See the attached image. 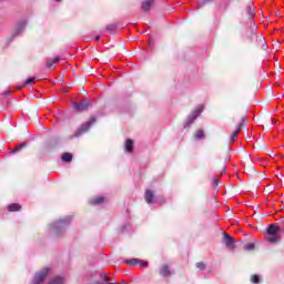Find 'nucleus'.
<instances>
[{
  "mask_svg": "<svg viewBox=\"0 0 284 284\" xmlns=\"http://www.w3.org/2000/svg\"><path fill=\"white\" fill-rule=\"evenodd\" d=\"M99 39H101V37H100V36H97V37H95V41H99Z\"/></svg>",
  "mask_w": 284,
  "mask_h": 284,
  "instance_id": "473e14b6",
  "label": "nucleus"
},
{
  "mask_svg": "<svg viewBox=\"0 0 284 284\" xmlns=\"http://www.w3.org/2000/svg\"><path fill=\"white\" fill-rule=\"evenodd\" d=\"M124 150L129 154H132V152H134V141L128 139L124 144Z\"/></svg>",
  "mask_w": 284,
  "mask_h": 284,
  "instance_id": "1a4fd4ad",
  "label": "nucleus"
},
{
  "mask_svg": "<svg viewBox=\"0 0 284 284\" xmlns=\"http://www.w3.org/2000/svg\"><path fill=\"white\" fill-rule=\"evenodd\" d=\"M144 200L149 205H152L154 203V191L148 189L144 193Z\"/></svg>",
  "mask_w": 284,
  "mask_h": 284,
  "instance_id": "39448f33",
  "label": "nucleus"
},
{
  "mask_svg": "<svg viewBox=\"0 0 284 284\" xmlns=\"http://www.w3.org/2000/svg\"><path fill=\"white\" fill-rule=\"evenodd\" d=\"M23 30H26V22H22V23H20L19 26H18V29H17V33H19V32H23Z\"/></svg>",
  "mask_w": 284,
  "mask_h": 284,
  "instance_id": "5701e85b",
  "label": "nucleus"
},
{
  "mask_svg": "<svg viewBox=\"0 0 284 284\" xmlns=\"http://www.w3.org/2000/svg\"><path fill=\"white\" fill-rule=\"evenodd\" d=\"M278 226L276 224H270L266 229L267 235H278Z\"/></svg>",
  "mask_w": 284,
  "mask_h": 284,
  "instance_id": "9d476101",
  "label": "nucleus"
},
{
  "mask_svg": "<svg viewBox=\"0 0 284 284\" xmlns=\"http://www.w3.org/2000/svg\"><path fill=\"white\" fill-rule=\"evenodd\" d=\"M244 125H247V118H242L241 122L237 124V129L231 135V141H236V139H239V132L243 130Z\"/></svg>",
  "mask_w": 284,
  "mask_h": 284,
  "instance_id": "7ed1b4c3",
  "label": "nucleus"
},
{
  "mask_svg": "<svg viewBox=\"0 0 284 284\" xmlns=\"http://www.w3.org/2000/svg\"><path fill=\"white\" fill-rule=\"evenodd\" d=\"M160 275L163 276L164 278H168L169 276H172V270H170V265L163 264L160 267Z\"/></svg>",
  "mask_w": 284,
  "mask_h": 284,
  "instance_id": "20e7f679",
  "label": "nucleus"
},
{
  "mask_svg": "<svg viewBox=\"0 0 284 284\" xmlns=\"http://www.w3.org/2000/svg\"><path fill=\"white\" fill-rule=\"evenodd\" d=\"M234 243H236V240H234V237L227 235V233H224V245L226 247H232V245H234Z\"/></svg>",
  "mask_w": 284,
  "mask_h": 284,
  "instance_id": "9b49d317",
  "label": "nucleus"
},
{
  "mask_svg": "<svg viewBox=\"0 0 284 284\" xmlns=\"http://www.w3.org/2000/svg\"><path fill=\"white\" fill-rule=\"evenodd\" d=\"M196 267L197 270H205V262H197Z\"/></svg>",
  "mask_w": 284,
  "mask_h": 284,
  "instance_id": "393cba45",
  "label": "nucleus"
},
{
  "mask_svg": "<svg viewBox=\"0 0 284 284\" xmlns=\"http://www.w3.org/2000/svg\"><path fill=\"white\" fill-rule=\"evenodd\" d=\"M106 30H109V31L116 30V24L106 26Z\"/></svg>",
  "mask_w": 284,
  "mask_h": 284,
  "instance_id": "bb28decb",
  "label": "nucleus"
},
{
  "mask_svg": "<svg viewBox=\"0 0 284 284\" xmlns=\"http://www.w3.org/2000/svg\"><path fill=\"white\" fill-rule=\"evenodd\" d=\"M247 10H248L250 17H254V10L252 9V7H248Z\"/></svg>",
  "mask_w": 284,
  "mask_h": 284,
  "instance_id": "c756f323",
  "label": "nucleus"
},
{
  "mask_svg": "<svg viewBox=\"0 0 284 284\" xmlns=\"http://www.w3.org/2000/svg\"><path fill=\"white\" fill-rule=\"evenodd\" d=\"M195 139H197L199 141H202V139H205V131H203V129H199L195 134H194Z\"/></svg>",
  "mask_w": 284,
  "mask_h": 284,
  "instance_id": "2eb2a0df",
  "label": "nucleus"
},
{
  "mask_svg": "<svg viewBox=\"0 0 284 284\" xmlns=\"http://www.w3.org/2000/svg\"><path fill=\"white\" fill-rule=\"evenodd\" d=\"M21 210V204L19 203H12L8 206L9 212H20Z\"/></svg>",
  "mask_w": 284,
  "mask_h": 284,
  "instance_id": "f8f14e48",
  "label": "nucleus"
},
{
  "mask_svg": "<svg viewBox=\"0 0 284 284\" xmlns=\"http://www.w3.org/2000/svg\"><path fill=\"white\" fill-rule=\"evenodd\" d=\"M51 268L50 267H43L41 271L36 273L33 277V284H41L45 278H48V275L50 274Z\"/></svg>",
  "mask_w": 284,
  "mask_h": 284,
  "instance_id": "f257e3e1",
  "label": "nucleus"
},
{
  "mask_svg": "<svg viewBox=\"0 0 284 284\" xmlns=\"http://www.w3.org/2000/svg\"><path fill=\"white\" fill-rule=\"evenodd\" d=\"M125 263H126L128 265H138L139 258L126 260Z\"/></svg>",
  "mask_w": 284,
  "mask_h": 284,
  "instance_id": "aec40b11",
  "label": "nucleus"
},
{
  "mask_svg": "<svg viewBox=\"0 0 284 284\" xmlns=\"http://www.w3.org/2000/svg\"><path fill=\"white\" fill-rule=\"evenodd\" d=\"M104 281L108 283L110 281V277H108L106 275H104Z\"/></svg>",
  "mask_w": 284,
  "mask_h": 284,
  "instance_id": "2f4dec72",
  "label": "nucleus"
},
{
  "mask_svg": "<svg viewBox=\"0 0 284 284\" xmlns=\"http://www.w3.org/2000/svg\"><path fill=\"white\" fill-rule=\"evenodd\" d=\"M266 241H268V243H278L281 237L278 235H266Z\"/></svg>",
  "mask_w": 284,
  "mask_h": 284,
  "instance_id": "dca6fc26",
  "label": "nucleus"
},
{
  "mask_svg": "<svg viewBox=\"0 0 284 284\" xmlns=\"http://www.w3.org/2000/svg\"><path fill=\"white\" fill-rule=\"evenodd\" d=\"M201 112H203V109L194 110L187 118L189 124L194 123V121H196V118L200 116Z\"/></svg>",
  "mask_w": 284,
  "mask_h": 284,
  "instance_id": "423d86ee",
  "label": "nucleus"
},
{
  "mask_svg": "<svg viewBox=\"0 0 284 284\" xmlns=\"http://www.w3.org/2000/svg\"><path fill=\"white\" fill-rule=\"evenodd\" d=\"M250 41H253V39H256V33L252 32L248 37Z\"/></svg>",
  "mask_w": 284,
  "mask_h": 284,
  "instance_id": "7c9ffc66",
  "label": "nucleus"
},
{
  "mask_svg": "<svg viewBox=\"0 0 284 284\" xmlns=\"http://www.w3.org/2000/svg\"><path fill=\"white\" fill-rule=\"evenodd\" d=\"M49 284H63V277H55Z\"/></svg>",
  "mask_w": 284,
  "mask_h": 284,
  "instance_id": "412c9836",
  "label": "nucleus"
},
{
  "mask_svg": "<svg viewBox=\"0 0 284 284\" xmlns=\"http://www.w3.org/2000/svg\"><path fill=\"white\" fill-rule=\"evenodd\" d=\"M104 201H105V197L103 196L94 197L91 201V205H101V203H104Z\"/></svg>",
  "mask_w": 284,
  "mask_h": 284,
  "instance_id": "f3484780",
  "label": "nucleus"
},
{
  "mask_svg": "<svg viewBox=\"0 0 284 284\" xmlns=\"http://www.w3.org/2000/svg\"><path fill=\"white\" fill-rule=\"evenodd\" d=\"M36 79L34 78H29L27 79V81L24 82V85H30V83H34Z\"/></svg>",
  "mask_w": 284,
  "mask_h": 284,
  "instance_id": "a878e982",
  "label": "nucleus"
},
{
  "mask_svg": "<svg viewBox=\"0 0 284 284\" xmlns=\"http://www.w3.org/2000/svg\"><path fill=\"white\" fill-rule=\"evenodd\" d=\"M97 123V118H91L90 121L84 122L75 132V136H81V134H85V132H88L92 125H94Z\"/></svg>",
  "mask_w": 284,
  "mask_h": 284,
  "instance_id": "f03ea898",
  "label": "nucleus"
},
{
  "mask_svg": "<svg viewBox=\"0 0 284 284\" xmlns=\"http://www.w3.org/2000/svg\"><path fill=\"white\" fill-rule=\"evenodd\" d=\"M26 148V142L19 144L18 146L10 150V154H17L18 152H21Z\"/></svg>",
  "mask_w": 284,
  "mask_h": 284,
  "instance_id": "ddd939ff",
  "label": "nucleus"
},
{
  "mask_svg": "<svg viewBox=\"0 0 284 284\" xmlns=\"http://www.w3.org/2000/svg\"><path fill=\"white\" fill-rule=\"evenodd\" d=\"M154 1H156V0H146V1L142 2L141 3L142 12H149L150 8H152L154 6Z\"/></svg>",
  "mask_w": 284,
  "mask_h": 284,
  "instance_id": "0eeeda50",
  "label": "nucleus"
},
{
  "mask_svg": "<svg viewBox=\"0 0 284 284\" xmlns=\"http://www.w3.org/2000/svg\"><path fill=\"white\" fill-rule=\"evenodd\" d=\"M74 108H75V110H78V112H85V110H88L90 108V101L74 104Z\"/></svg>",
  "mask_w": 284,
  "mask_h": 284,
  "instance_id": "6e6552de",
  "label": "nucleus"
},
{
  "mask_svg": "<svg viewBox=\"0 0 284 284\" xmlns=\"http://www.w3.org/2000/svg\"><path fill=\"white\" fill-rule=\"evenodd\" d=\"M60 61H61V58L55 57L54 59L47 61L45 68H52V65H54L55 63H59Z\"/></svg>",
  "mask_w": 284,
  "mask_h": 284,
  "instance_id": "4468645a",
  "label": "nucleus"
},
{
  "mask_svg": "<svg viewBox=\"0 0 284 284\" xmlns=\"http://www.w3.org/2000/svg\"><path fill=\"white\" fill-rule=\"evenodd\" d=\"M213 185H214V187H219V179L217 178L213 179Z\"/></svg>",
  "mask_w": 284,
  "mask_h": 284,
  "instance_id": "c85d7f7f",
  "label": "nucleus"
},
{
  "mask_svg": "<svg viewBox=\"0 0 284 284\" xmlns=\"http://www.w3.org/2000/svg\"><path fill=\"white\" fill-rule=\"evenodd\" d=\"M251 283H254V284L261 283V277L258 275H256V274H253L251 276Z\"/></svg>",
  "mask_w": 284,
  "mask_h": 284,
  "instance_id": "6ab92c4d",
  "label": "nucleus"
},
{
  "mask_svg": "<svg viewBox=\"0 0 284 284\" xmlns=\"http://www.w3.org/2000/svg\"><path fill=\"white\" fill-rule=\"evenodd\" d=\"M49 284H63V277H55Z\"/></svg>",
  "mask_w": 284,
  "mask_h": 284,
  "instance_id": "4be33fe9",
  "label": "nucleus"
},
{
  "mask_svg": "<svg viewBox=\"0 0 284 284\" xmlns=\"http://www.w3.org/2000/svg\"><path fill=\"white\" fill-rule=\"evenodd\" d=\"M244 250H246L247 252H252V250H254V244L248 243L244 246Z\"/></svg>",
  "mask_w": 284,
  "mask_h": 284,
  "instance_id": "b1692460",
  "label": "nucleus"
},
{
  "mask_svg": "<svg viewBox=\"0 0 284 284\" xmlns=\"http://www.w3.org/2000/svg\"><path fill=\"white\" fill-rule=\"evenodd\" d=\"M225 169H226V165H225V163H223V164L221 165V172H220V174H225Z\"/></svg>",
  "mask_w": 284,
  "mask_h": 284,
  "instance_id": "cd10ccee",
  "label": "nucleus"
},
{
  "mask_svg": "<svg viewBox=\"0 0 284 284\" xmlns=\"http://www.w3.org/2000/svg\"><path fill=\"white\" fill-rule=\"evenodd\" d=\"M55 1H58V2H59V1H61V0H55Z\"/></svg>",
  "mask_w": 284,
  "mask_h": 284,
  "instance_id": "72a5a7b5",
  "label": "nucleus"
},
{
  "mask_svg": "<svg viewBox=\"0 0 284 284\" xmlns=\"http://www.w3.org/2000/svg\"><path fill=\"white\" fill-rule=\"evenodd\" d=\"M61 159H62L63 163H71L72 162V154L71 153H63Z\"/></svg>",
  "mask_w": 284,
  "mask_h": 284,
  "instance_id": "a211bd4d",
  "label": "nucleus"
}]
</instances>
